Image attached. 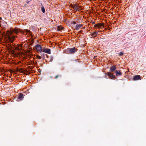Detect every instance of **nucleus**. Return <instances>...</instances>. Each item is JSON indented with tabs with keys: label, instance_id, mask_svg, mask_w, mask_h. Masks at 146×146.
Returning <instances> with one entry per match:
<instances>
[{
	"label": "nucleus",
	"instance_id": "7ed1b4c3",
	"mask_svg": "<svg viewBox=\"0 0 146 146\" xmlns=\"http://www.w3.org/2000/svg\"><path fill=\"white\" fill-rule=\"evenodd\" d=\"M104 25V23H99L95 24L94 25V27H98L99 28H101L102 27H103Z\"/></svg>",
	"mask_w": 146,
	"mask_h": 146
},
{
	"label": "nucleus",
	"instance_id": "a211bd4d",
	"mask_svg": "<svg viewBox=\"0 0 146 146\" xmlns=\"http://www.w3.org/2000/svg\"><path fill=\"white\" fill-rule=\"evenodd\" d=\"M42 56H43L44 58L45 56L47 57V55L46 54H43L42 55Z\"/></svg>",
	"mask_w": 146,
	"mask_h": 146
},
{
	"label": "nucleus",
	"instance_id": "2eb2a0df",
	"mask_svg": "<svg viewBox=\"0 0 146 146\" xmlns=\"http://www.w3.org/2000/svg\"><path fill=\"white\" fill-rule=\"evenodd\" d=\"M41 10L42 11L43 13H44L45 12V9L44 7L42 6L41 8Z\"/></svg>",
	"mask_w": 146,
	"mask_h": 146
},
{
	"label": "nucleus",
	"instance_id": "423d86ee",
	"mask_svg": "<svg viewBox=\"0 0 146 146\" xmlns=\"http://www.w3.org/2000/svg\"><path fill=\"white\" fill-rule=\"evenodd\" d=\"M42 51L43 52L48 54H50L51 53L50 50L49 49H46L44 48L42 50Z\"/></svg>",
	"mask_w": 146,
	"mask_h": 146
},
{
	"label": "nucleus",
	"instance_id": "1a4fd4ad",
	"mask_svg": "<svg viewBox=\"0 0 146 146\" xmlns=\"http://www.w3.org/2000/svg\"><path fill=\"white\" fill-rule=\"evenodd\" d=\"M141 78L139 75H135L133 76V80H138Z\"/></svg>",
	"mask_w": 146,
	"mask_h": 146
},
{
	"label": "nucleus",
	"instance_id": "4468645a",
	"mask_svg": "<svg viewBox=\"0 0 146 146\" xmlns=\"http://www.w3.org/2000/svg\"><path fill=\"white\" fill-rule=\"evenodd\" d=\"M63 28V27H61L60 26H58L57 27L56 29L58 31H60Z\"/></svg>",
	"mask_w": 146,
	"mask_h": 146
},
{
	"label": "nucleus",
	"instance_id": "20e7f679",
	"mask_svg": "<svg viewBox=\"0 0 146 146\" xmlns=\"http://www.w3.org/2000/svg\"><path fill=\"white\" fill-rule=\"evenodd\" d=\"M106 74L109 76L111 79H114L115 78V76L111 73L107 72Z\"/></svg>",
	"mask_w": 146,
	"mask_h": 146
},
{
	"label": "nucleus",
	"instance_id": "412c9836",
	"mask_svg": "<svg viewBox=\"0 0 146 146\" xmlns=\"http://www.w3.org/2000/svg\"><path fill=\"white\" fill-rule=\"evenodd\" d=\"M72 24H74L75 25V24H76V22L75 21H72Z\"/></svg>",
	"mask_w": 146,
	"mask_h": 146
},
{
	"label": "nucleus",
	"instance_id": "9b49d317",
	"mask_svg": "<svg viewBox=\"0 0 146 146\" xmlns=\"http://www.w3.org/2000/svg\"><path fill=\"white\" fill-rule=\"evenodd\" d=\"M116 69V67L115 66L113 65L111 66L110 68V72H113Z\"/></svg>",
	"mask_w": 146,
	"mask_h": 146
},
{
	"label": "nucleus",
	"instance_id": "f257e3e1",
	"mask_svg": "<svg viewBox=\"0 0 146 146\" xmlns=\"http://www.w3.org/2000/svg\"><path fill=\"white\" fill-rule=\"evenodd\" d=\"M13 32L17 33V31L15 29H13L12 31H7V35L9 41L12 42L14 40V38L15 37V36H10V35L12 34Z\"/></svg>",
	"mask_w": 146,
	"mask_h": 146
},
{
	"label": "nucleus",
	"instance_id": "9d476101",
	"mask_svg": "<svg viewBox=\"0 0 146 146\" xmlns=\"http://www.w3.org/2000/svg\"><path fill=\"white\" fill-rule=\"evenodd\" d=\"M98 35V32L95 31L92 34H90V35L92 36L93 37H95Z\"/></svg>",
	"mask_w": 146,
	"mask_h": 146
},
{
	"label": "nucleus",
	"instance_id": "ddd939ff",
	"mask_svg": "<svg viewBox=\"0 0 146 146\" xmlns=\"http://www.w3.org/2000/svg\"><path fill=\"white\" fill-rule=\"evenodd\" d=\"M115 72L116 74V76H118L119 75L120 76L122 75V73L120 71H119L118 72L117 70H115Z\"/></svg>",
	"mask_w": 146,
	"mask_h": 146
},
{
	"label": "nucleus",
	"instance_id": "f03ea898",
	"mask_svg": "<svg viewBox=\"0 0 146 146\" xmlns=\"http://www.w3.org/2000/svg\"><path fill=\"white\" fill-rule=\"evenodd\" d=\"M36 49L38 51L40 52L41 53L42 50V46L39 44H37L35 46Z\"/></svg>",
	"mask_w": 146,
	"mask_h": 146
},
{
	"label": "nucleus",
	"instance_id": "6e6552de",
	"mask_svg": "<svg viewBox=\"0 0 146 146\" xmlns=\"http://www.w3.org/2000/svg\"><path fill=\"white\" fill-rule=\"evenodd\" d=\"M23 94L22 93H19L18 98V99H19L20 100H23Z\"/></svg>",
	"mask_w": 146,
	"mask_h": 146
},
{
	"label": "nucleus",
	"instance_id": "a878e982",
	"mask_svg": "<svg viewBox=\"0 0 146 146\" xmlns=\"http://www.w3.org/2000/svg\"><path fill=\"white\" fill-rule=\"evenodd\" d=\"M105 77L106 78H106V74L105 75Z\"/></svg>",
	"mask_w": 146,
	"mask_h": 146
},
{
	"label": "nucleus",
	"instance_id": "f3484780",
	"mask_svg": "<svg viewBox=\"0 0 146 146\" xmlns=\"http://www.w3.org/2000/svg\"><path fill=\"white\" fill-rule=\"evenodd\" d=\"M53 59V57L51 56L50 57V59L49 61L50 62H52V61Z\"/></svg>",
	"mask_w": 146,
	"mask_h": 146
},
{
	"label": "nucleus",
	"instance_id": "6ab92c4d",
	"mask_svg": "<svg viewBox=\"0 0 146 146\" xmlns=\"http://www.w3.org/2000/svg\"><path fill=\"white\" fill-rule=\"evenodd\" d=\"M26 32L27 33L29 34H30V30H26Z\"/></svg>",
	"mask_w": 146,
	"mask_h": 146
},
{
	"label": "nucleus",
	"instance_id": "aec40b11",
	"mask_svg": "<svg viewBox=\"0 0 146 146\" xmlns=\"http://www.w3.org/2000/svg\"><path fill=\"white\" fill-rule=\"evenodd\" d=\"M36 57L37 58L39 59H41V57L39 56H38V55Z\"/></svg>",
	"mask_w": 146,
	"mask_h": 146
},
{
	"label": "nucleus",
	"instance_id": "dca6fc26",
	"mask_svg": "<svg viewBox=\"0 0 146 146\" xmlns=\"http://www.w3.org/2000/svg\"><path fill=\"white\" fill-rule=\"evenodd\" d=\"M123 54V53L122 52H120L119 53V56H121Z\"/></svg>",
	"mask_w": 146,
	"mask_h": 146
},
{
	"label": "nucleus",
	"instance_id": "393cba45",
	"mask_svg": "<svg viewBox=\"0 0 146 146\" xmlns=\"http://www.w3.org/2000/svg\"><path fill=\"white\" fill-rule=\"evenodd\" d=\"M95 22H94H94H92V24H95Z\"/></svg>",
	"mask_w": 146,
	"mask_h": 146
},
{
	"label": "nucleus",
	"instance_id": "5701e85b",
	"mask_svg": "<svg viewBox=\"0 0 146 146\" xmlns=\"http://www.w3.org/2000/svg\"><path fill=\"white\" fill-rule=\"evenodd\" d=\"M59 77V75H57L55 77L56 78H57Z\"/></svg>",
	"mask_w": 146,
	"mask_h": 146
},
{
	"label": "nucleus",
	"instance_id": "f8f14e48",
	"mask_svg": "<svg viewBox=\"0 0 146 146\" xmlns=\"http://www.w3.org/2000/svg\"><path fill=\"white\" fill-rule=\"evenodd\" d=\"M73 8L76 11H78L79 9L78 5L77 4H75L73 6Z\"/></svg>",
	"mask_w": 146,
	"mask_h": 146
},
{
	"label": "nucleus",
	"instance_id": "4be33fe9",
	"mask_svg": "<svg viewBox=\"0 0 146 146\" xmlns=\"http://www.w3.org/2000/svg\"><path fill=\"white\" fill-rule=\"evenodd\" d=\"M15 49L16 50H19V48L18 47H16L15 48Z\"/></svg>",
	"mask_w": 146,
	"mask_h": 146
},
{
	"label": "nucleus",
	"instance_id": "b1692460",
	"mask_svg": "<svg viewBox=\"0 0 146 146\" xmlns=\"http://www.w3.org/2000/svg\"><path fill=\"white\" fill-rule=\"evenodd\" d=\"M29 1H27V4H28L29 3Z\"/></svg>",
	"mask_w": 146,
	"mask_h": 146
},
{
	"label": "nucleus",
	"instance_id": "bb28decb",
	"mask_svg": "<svg viewBox=\"0 0 146 146\" xmlns=\"http://www.w3.org/2000/svg\"><path fill=\"white\" fill-rule=\"evenodd\" d=\"M26 5H25V6H26Z\"/></svg>",
	"mask_w": 146,
	"mask_h": 146
},
{
	"label": "nucleus",
	"instance_id": "0eeeda50",
	"mask_svg": "<svg viewBox=\"0 0 146 146\" xmlns=\"http://www.w3.org/2000/svg\"><path fill=\"white\" fill-rule=\"evenodd\" d=\"M83 26V25L82 24H77L75 27V29L76 30H78L80 28Z\"/></svg>",
	"mask_w": 146,
	"mask_h": 146
},
{
	"label": "nucleus",
	"instance_id": "39448f33",
	"mask_svg": "<svg viewBox=\"0 0 146 146\" xmlns=\"http://www.w3.org/2000/svg\"><path fill=\"white\" fill-rule=\"evenodd\" d=\"M76 52V48L75 47L71 48L69 50V53L73 54L75 53Z\"/></svg>",
	"mask_w": 146,
	"mask_h": 146
}]
</instances>
